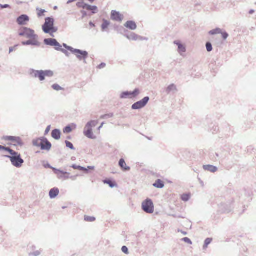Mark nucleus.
Returning a JSON list of instances; mask_svg holds the SVG:
<instances>
[{
  "label": "nucleus",
  "instance_id": "obj_21",
  "mask_svg": "<svg viewBox=\"0 0 256 256\" xmlns=\"http://www.w3.org/2000/svg\"><path fill=\"white\" fill-rule=\"evenodd\" d=\"M174 44L178 47V51L180 53L184 52L186 51V47L180 42V40H175Z\"/></svg>",
  "mask_w": 256,
  "mask_h": 256
},
{
  "label": "nucleus",
  "instance_id": "obj_19",
  "mask_svg": "<svg viewBox=\"0 0 256 256\" xmlns=\"http://www.w3.org/2000/svg\"><path fill=\"white\" fill-rule=\"evenodd\" d=\"M59 190L57 188H52L49 192V196L50 198L53 199L56 198L59 194Z\"/></svg>",
  "mask_w": 256,
  "mask_h": 256
},
{
  "label": "nucleus",
  "instance_id": "obj_62",
  "mask_svg": "<svg viewBox=\"0 0 256 256\" xmlns=\"http://www.w3.org/2000/svg\"><path fill=\"white\" fill-rule=\"evenodd\" d=\"M77 0H69L67 2V4H70L72 2H76Z\"/></svg>",
  "mask_w": 256,
  "mask_h": 256
},
{
  "label": "nucleus",
  "instance_id": "obj_28",
  "mask_svg": "<svg viewBox=\"0 0 256 256\" xmlns=\"http://www.w3.org/2000/svg\"><path fill=\"white\" fill-rule=\"evenodd\" d=\"M226 208H225V204H222L220 207V208L222 212L224 213H228L231 210V208L230 206L228 205H226Z\"/></svg>",
  "mask_w": 256,
  "mask_h": 256
},
{
  "label": "nucleus",
  "instance_id": "obj_4",
  "mask_svg": "<svg viewBox=\"0 0 256 256\" xmlns=\"http://www.w3.org/2000/svg\"><path fill=\"white\" fill-rule=\"evenodd\" d=\"M142 210L146 213L152 214L154 212V205L152 200L146 198L142 203Z\"/></svg>",
  "mask_w": 256,
  "mask_h": 256
},
{
  "label": "nucleus",
  "instance_id": "obj_13",
  "mask_svg": "<svg viewBox=\"0 0 256 256\" xmlns=\"http://www.w3.org/2000/svg\"><path fill=\"white\" fill-rule=\"evenodd\" d=\"M42 144H40V149L42 150H45L48 151L52 148L51 143L48 140L44 137H42Z\"/></svg>",
  "mask_w": 256,
  "mask_h": 256
},
{
  "label": "nucleus",
  "instance_id": "obj_51",
  "mask_svg": "<svg viewBox=\"0 0 256 256\" xmlns=\"http://www.w3.org/2000/svg\"><path fill=\"white\" fill-rule=\"evenodd\" d=\"M37 10L38 11V15L40 17L43 16L44 13L46 12L44 10H42V9L40 10V9L38 8Z\"/></svg>",
  "mask_w": 256,
  "mask_h": 256
},
{
  "label": "nucleus",
  "instance_id": "obj_14",
  "mask_svg": "<svg viewBox=\"0 0 256 256\" xmlns=\"http://www.w3.org/2000/svg\"><path fill=\"white\" fill-rule=\"evenodd\" d=\"M30 75L35 78H38L40 81L44 80V75L43 74V70H32Z\"/></svg>",
  "mask_w": 256,
  "mask_h": 256
},
{
  "label": "nucleus",
  "instance_id": "obj_57",
  "mask_svg": "<svg viewBox=\"0 0 256 256\" xmlns=\"http://www.w3.org/2000/svg\"><path fill=\"white\" fill-rule=\"evenodd\" d=\"M138 40H148V38H144L141 36H138Z\"/></svg>",
  "mask_w": 256,
  "mask_h": 256
},
{
  "label": "nucleus",
  "instance_id": "obj_54",
  "mask_svg": "<svg viewBox=\"0 0 256 256\" xmlns=\"http://www.w3.org/2000/svg\"><path fill=\"white\" fill-rule=\"evenodd\" d=\"M50 128H51V126L50 125V126H48L46 130H45V132H44V135H46L48 134V132H50Z\"/></svg>",
  "mask_w": 256,
  "mask_h": 256
},
{
  "label": "nucleus",
  "instance_id": "obj_56",
  "mask_svg": "<svg viewBox=\"0 0 256 256\" xmlns=\"http://www.w3.org/2000/svg\"><path fill=\"white\" fill-rule=\"evenodd\" d=\"M78 176V175L74 176H70L69 178H70L72 180H76V177Z\"/></svg>",
  "mask_w": 256,
  "mask_h": 256
},
{
  "label": "nucleus",
  "instance_id": "obj_61",
  "mask_svg": "<svg viewBox=\"0 0 256 256\" xmlns=\"http://www.w3.org/2000/svg\"><path fill=\"white\" fill-rule=\"evenodd\" d=\"M89 24H90V26L91 27H94L95 26V24L92 22H90V23H89Z\"/></svg>",
  "mask_w": 256,
  "mask_h": 256
},
{
  "label": "nucleus",
  "instance_id": "obj_34",
  "mask_svg": "<svg viewBox=\"0 0 256 256\" xmlns=\"http://www.w3.org/2000/svg\"><path fill=\"white\" fill-rule=\"evenodd\" d=\"M220 33H222V30L220 28H216L214 30L210 31L209 32V34L210 35L220 34Z\"/></svg>",
  "mask_w": 256,
  "mask_h": 256
},
{
  "label": "nucleus",
  "instance_id": "obj_23",
  "mask_svg": "<svg viewBox=\"0 0 256 256\" xmlns=\"http://www.w3.org/2000/svg\"><path fill=\"white\" fill-rule=\"evenodd\" d=\"M177 90L176 86L174 84H171L166 88V92L167 94H169L172 92L174 93Z\"/></svg>",
  "mask_w": 256,
  "mask_h": 256
},
{
  "label": "nucleus",
  "instance_id": "obj_18",
  "mask_svg": "<svg viewBox=\"0 0 256 256\" xmlns=\"http://www.w3.org/2000/svg\"><path fill=\"white\" fill-rule=\"evenodd\" d=\"M124 26L127 28L132 30H135L137 28L136 23L133 20L128 21Z\"/></svg>",
  "mask_w": 256,
  "mask_h": 256
},
{
  "label": "nucleus",
  "instance_id": "obj_48",
  "mask_svg": "<svg viewBox=\"0 0 256 256\" xmlns=\"http://www.w3.org/2000/svg\"><path fill=\"white\" fill-rule=\"evenodd\" d=\"M182 242H186V243H188V244H192V240H191L189 238H187V237H185V238H182Z\"/></svg>",
  "mask_w": 256,
  "mask_h": 256
},
{
  "label": "nucleus",
  "instance_id": "obj_52",
  "mask_svg": "<svg viewBox=\"0 0 256 256\" xmlns=\"http://www.w3.org/2000/svg\"><path fill=\"white\" fill-rule=\"evenodd\" d=\"M0 7L2 9L6 8H10V6L9 4H0Z\"/></svg>",
  "mask_w": 256,
  "mask_h": 256
},
{
  "label": "nucleus",
  "instance_id": "obj_25",
  "mask_svg": "<svg viewBox=\"0 0 256 256\" xmlns=\"http://www.w3.org/2000/svg\"><path fill=\"white\" fill-rule=\"evenodd\" d=\"M124 36L130 40H137L138 39V36L134 32L125 34Z\"/></svg>",
  "mask_w": 256,
  "mask_h": 256
},
{
  "label": "nucleus",
  "instance_id": "obj_33",
  "mask_svg": "<svg viewBox=\"0 0 256 256\" xmlns=\"http://www.w3.org/2000/svg\"><path fill=\"white\" fill-rule=\"evenodd\" d=\"M42 138H38L37 140H34L32 141V144L34 146H36L38 147H40V144H42Z\"/></svg>",
  "mask_w": 256,
  "mask_h": 256
},
{
  "label": "nucleus",
  "instance_id": "obj_46",
  "mask_svg": "<svg viewBox=\"0 0 256 256\" xmlns=\"http://www.w3.org/2000/svg\"><path fill=\"white\" fill-rule=\"evenodd\" d=\"M41 254V252L40 250H36L28 254L29 256H39Z\"/></svg>",
  "mask_w": 256,
  "mask_h": 256
},
{
  "label": "nucleus",
  "instance_id": "obj_32",
  "mask_svg": "<svg viewBox=\"0 0 256 256\" xmlns=\"http://www.w3.org/2000/svg\"><path fill=\"white\" fill-rule=\"evenodd\" d=\"M44 78L46 76L52 77L54 76V72L50 70H43Z\"/></svg>",
  "mask_w": 256,
  "mask_h": 256
},
{
  "label": "nucleus",
  "instance_id": "obj_64",
  "mask_svg": "<svg viewBox=\"0 0 256 256\" xmlns=\"http://www.w3.org/2000/svg\"><path fill=\"white\" fill-rule=\"evenodd\" d=\"M45 167L46 168H50L52 169V168H54L53 167L51 166L50 164H47L45 166Z\"/></svg>",
  "mask_w": 256,
  "mask_h": 256
},
{
  "label": "nucleus",
  "instance_id": "obj_5",
  "mask_svg": "<svg viewBox=\"0 0 256 256\" xmlns=\"http://www.w3.org/2000/svg\"><path fill=\"white\" fill-rule=\"evenodd\" d=\"M72 54H74L76 58L80 61H84L86 64V59L88 58V52L86 50H82L79 49L74 48Z\"/></svg>",
  "mask_w": 256,
  "mask_h": 256
},
{
  "label": "nucleus",
  "instance_id": "obj_7",
  "mask_svg": "<svg viewBox=\"0 0 256 256\" xmlns=\"http://www.w3.org/2000/svg\"><path fill=\"white\" fill-rule=\"evenodd\" d=\"M150 100L148 96H146L142 100L138 101L132 106V109L134 110H138L144 108L148 104Z\"/></svg>",
  "mask_w": 256,
  "mask_h": 256
},
{
  "label": "nucleus",
  "instance_id": "obj_8",
  "mask_svg": "<svg viewBox=\"0 0 256 256\" xmlns=\"http://www.w3.org/2000/svg\"><path fill=\"white\" fill-rule=\"evenodd\" d=\"M54 18L51 17L46 18L45 22L42 25V28L44 32L46 34L49 33V30L54 25Z\"/></svg>",
  "mask_w": 256,
  "mask_h": 256
},
{
  "label": "nucleus",
  "instance_id": "obj_30",
  "mask_svg": "<svg viewBox=\"0 0 256 256\" xmlns=\"http://www.w3.org/2000/svg\"><path fill=\"white\" fill-rule=\"evenodd\" d=\"M88 4L84 2V0H80V1L76 3V5L78 8H82L83 9L86 10Z\"/></svg>",
  "mask_w": 256,
  "mask_h": 256
},
{
  "label": "nucleus",
  "instance_id": "obj_15",
  "mask_svg": "<svg viewBox=\"0 0 256 256\" xmlns=\"http://www.w3.org/2000/svg\"><path fill=\"white\" fill-rule=\"evenodd\" d=\"M29 39L28 40L22 42V44L23 46L32 45L38 46H40V43L38 42V38H31Z\"/></svg>",
  "mask_w": 256,
  "mask_h": 256
},
{
  "label": "nucleus",
  "instance_id": "obj_44",
  "mask_svg": "<svg viewBox=\"0 0 256 256\" xmlns=\"http://www.w3.org/2000/svg\"><path fill=\"white\" fill-rule=\"evenodd\" d=\"M65 144H66L67 148H68L71 150H74V146L72 142H70L66 140Z\"/></svg>",
  "mask_w": 256,
  "mask_h": 256
},
{
  "label": "nucleus",
  "instance_id": "obj_59",
  "mask_svg": "<svg viewBox=\"0 0 256 256\" xmlns=\"http://www.w3.org/2000/svg\"><path fill=\"white\" fill-rule=\"evenodd\" d=\"M81 13L82 14V18H84L87 14L86 12L84 10H82Z\"/></svg>",
  "mask_w": 256,
  "mask_h": 256
},
{
  "label": "nucleus",
  "instance_id": "obj_40",
  "mask_svg": "<svg viewBox=\"0 0 256 256\" xmlns=\"http://www.w3.org/2000/svg\"><path fill=\"white\" fill-rule=\"evenodd\" d=\"M72 131V128L70 125L66 126L63 130V132L64 134H69Z\"/></svg>",
  "mask_w": 256,
  "mask_h": 256
},
{
  "label": "nucleus",
  "instance_id": "obj_17",
  "mask_svg": "<svg viewBox=\"0 0 256 256\" xmlns=\"http://www.w3.org/2000/svg\"><path fill=\"white\" fill-rule=\"evenodd\" d=\"M122 16L119 12L112 10L111 12V18L115 21L121 22L122 20Z\"/></svg>",
  "mask_w": 256,
  "mask_h": 256
},
{
  "label": "nucleus",
  "instance_id": "obj_42",
  "mask_svg": "<svg viewBox=\"0 0 256 256\" xmlns=\"http://www.w3.org/2000/svg\"><path fill=\"white\" fill-rule=\"evenodd\" d=\"M206 50L208 52H210L212 50V44L208 42L206 43Z\"/></svg>",
  "mask_w": 256,
  "mask_h": 256
},
{
  "label": "nucleus",
  "instance_id": "obj_2",
  "mask_svg": "<svg viewBox=\"0 0 256 256\" xmlns=\"http://www.w3.org/2000/svg\"><path fill=\"white\" fill-rule=\"evenodd\" d=\"M44 44L46 46H54L57 51H60L64 53L66 56H68L69 54L68 51L62 48V46L54 38H45L44 40Z\"/></svg>",
  "mask_w": 256,
  "mask_h": 256
},
{
  "label": "nucleus",
  "instance_id": "obj_43",
  "mask_svg": "<svg viewBox=\"0 0 256 256\" xmlns=\"http://www.w3.org/2000/svg\"><path fill=\"white\" fill-rule=\"evenodd\" d=\"M96 220V218L94 216H85L84 220L89 222H92Z\"/></svg>",
  "mask_w": 256,
  "mask_h": 256
},
{
  "label": "nucleus",
  "instance_id": "obj_63",
  "mask_svg": "<svg viewBox=\"0 0 256 256\" xmlns=\"http://www.w3.org/2000/svg\"><path fill=\"white\" fill-rule=\"evenodd\" d=\"M254 12V10H250L249 11V14H253Z\"/></svg>",
  "mask_w": 256,
  "mask_h": 256
},
{
  "label": "nucleus",
  "instance_id": "obj_6",
  "mask_svg": "<svg viewBox=\"0 0 256 256\" xmlns=\"http://www.w3.org/2000/svg\"><path fill=\"white\" fill-rule=\"evenodd\" d=\"M140 94V90L138 88H136L132 92L125 91L121 93L120 98L122 99L130 98L132 99L136 98Z\"/></svg>",
  "mask_w": 256,
  "mask_h": 256
},
{
  "label": "nucleus",
  "instance_id": "obj_37",
  "mask_svg": "<svg viewBox=\"0 0 256 256\" xmlns=\"http://www.w3.org/2000/svg\"><path fill=\"white\" fill-rule=\"evenodd\" d=\"M190 194H184L182 195L181 198L184 202H188L190 199Z\"/></svg>",
  "mask_w": 256,
  "mask_h": 256
},
{
  "label": "nucleus",
  "instance_id": "obj_27",
  "mask_svg": "<svg viewBox=\"0 0 256 256\" xmlns=\"http://www.w3.org/2000/svg\"><path fill=\"white\" fill-rule=\"evenodd\" d=\"M119 166L124 171H129L130 169V166H126V161H119Z\"/></svg>",
  "mask_w": 256,
  "mask_h": 256
},
{
  "label": "nucleus",
  "instance_id": "obj_41",
  "mask_svg": "<svg viewBox=\"0 0 256 256\" xmlns=\"http://www.w3.org/2000/svg\"><path fill=\"white\" fill-rule=\"evenodd\" d=\"M52 87L54 90H56V91H59L64 90V88L58 84H54L52 86Z\"/></svg>",
  "mask_w": 256,
  "mask_h": 256
},
{
  "label": "nucleus",
  "instance_id": "obj_53",
  "mask_svg": "<svg viewBox=\"0 0 256 256\" xmlns=\"http://www.w3.org/2000/svg\"><path fill=\"white\" fill-rule=\"evenodd\" d=\"M18 44H16L13 47H10L9 48V53H11L14 50H16V47H18Z\"/></svg>",
  "mask_w": 256,
  "mask_h": 256
},
{
  "label": "nucleus",
  "instance_id": "obj_47",
  "mask_svg": "<svg viewBox=\"0 0 256 256\" xmlns=\"http://www.w3.org/2000/svg\"><path fill=\"white\" fill-rule=\"evenodd\" d=\"M62 46L66 48V50H68L70 51L72 53V52L74 50V48H73L72 47L70 46H68L66 44H62Z\"/></svg>",
  "mask_w": 256,
  "mask_h": 256
},
{
  "label": "nucleus",
  "instance_id": "obj_20",
  "mask_svg": "<svg viewBox=\"0 0 256 256\" xmlns=\"http://www.w3.org/2000/svg\"><path fill=\"white\" fill-rule=\"evenodd\" d=\"M61 136V132L59 129H54L52 132V136L56 140L60 139Z\"/></svg>",
  "mask_w": 256,
  "mask_h": 256
},
{
  "label": "nucleus",
  "instance_id": "obj_39",
  "mask_svg": "<svg viewBox=\"0 0 256 256\" xmlns=\"http://www.w3.org/2000/svg\"><path fill=\"white\" fill-rule=\"evenodd\" d=\"M114 116V114L113 113H110L108 114H106L102 115L100 116V119H108V118H110Z\"/></svg>",
  "mask_w": 256,
  "mask_h": 256
},
{
  "label": "nucleus",
  "instance_id": "obj_24",
  "mask_svg": "<svg viewBox=\"0 0 256 256\" xmlns=\"http://www.w3.org/2000/svg\"><path fill=\"white\" fill-rule=\"evenodd\" d=\"M103 182L105 184H108L110 187L111 188L117 186L116 182L109 178H106L104 180H103Z\"/></svg>",
  "mask_w": 256,
  "mask_h": 256
},
{
  "label": "nucleus",
  "instance_id": "obj_58",
  "mask_svg": "<svg viewBox=\"0 0 256 256\" xmlns=\"http://www.w3.org/2000/svg\"><path fill=\"white\" fill-rule=\"evenodd\" d=\"M178 232H180L182 234H183L184 235V236H186V235H187V234H188V232H184V231H183V230H178Z\"/></svg>",
  "mask_w": 256,
  "mask_h": 256
},
{
  "label": "nucleus",
  "instance_id": "obj_55",
  "mask_svg": "<svg viewBox=\"0 0 256 256\" xmlns=\"http://www.w3.org/2000/svg\"><path fill=\"white\" fill-rule=\"evenodd\" d=\"M106 66V64L104 62H102L100 65H98V68L100 69H102V68H105Z\"/></svg>",
  "mask_w": 256,
  "mask_h": 256
},
{
  "label": "nucleus",
  "instance_id": "obj_11",
  "mask_svg": "<svg viewBox=\"0 0 256 256\" xmlns=\"http://www.w3.org/2000/svg\"><path fill=\"white\" fill-rule=\"evenodd\" d=\"M70 167L74 170H78L80 171H82L85 174H89L90 170H94L95 168L94 166H88L87 168H85L80 166H77L76 164H72Z\"/></svg>",
  "mask_w": 256,
  "mask_h": 256
},
{
  "label": "nucleus",
  "instance_id": "obj_29",
  "mask_svg": "<svg viewBox=\"0 0 256 256\" xmlns=\"http://www.w3.org/2000/svg\"><path fill=\"white\" fill-rule=\"evenodd\" d=\"M86 10H91L92 14H95L98 12V7L96 6L88 4Z\"/></svg>",
  "mask_w": 256,
  "mask_h": 256
},
{
  "label": "nucleus",
  "instance_id": "obj_3",
  "mask_svg": "<svg viewBox=\"0 0 256 256\" xmlns=\"http://www.w3.org/2000/svg\"><path fill=\"white\" fill-rule=\"evenodd\" d=\"M18 35L20 36H24L27 38H38L37 34H34V31L26 27H22L19 30Z\"/></svg>",
  "mask_w": 256,
  "mask_h": 256
},
{
  "label": "nucleus",
  "instance_id": "obj_26",
  "mask_svg": "<svg viewBox=\"0 0 256 256\" xmlns=\"http://www.w3.org/2000/svg\"><path fill=\"white\" fill-rule=\"evenodd\" d=\"M153 186L155 188H162L164 187V182L160 180H157L156 182L153 184Z\"/></svg>",
  "mask_w": 256,
  "mask_h": 256
},
{
  "label": "nucleus",
  "instance_id": "obj_35",
  "mask_svg": "<svg viewBox=\"0 0 256 256\" xmlns=\"http://www.w3.org/2000/svg\"><path fill=\"white\" fill-rule=\"evenodd\" d=\"M11 162L14 166L16 168H20L22 166L24 161H11Z\"/></svg>",
  "mask_w": 256,
  "mask_h": 256
},
{
  "label": "nucleus",
  "instance_id": "obj_36",
  "mask_svg": "<svg viewBox=\"0 0 256 256\" xmlns=\"http://www.w3.org/2000/svg\"><path fill=\"white\" fill-rule=\"evenodd\" d=\"M212 238H207L204 240V245L203 248L206 249L208 248V246L212 242Z\"/></svg>",
  "mask_w": 256,
  "mask_h": 256
},
{
  "label": "nucleus",
  "instance_id": "obj_22",
  "mask_svg": "<svg viewBox=\"0 0 256 256\" xmlns=\"http://www.w3.org/2000/svg\"><path fill=\"white\" fill-rule=\"evenodd\" d=\"M203 168L205 170H207L211 172H215L218 170L216 166L210 164L204 165L203 166Z\"/></svg>",
  "mask_w": 256,
  "mask_h": 256
},
{
  "label": "nucleus",
  "instance_id": "obj_49",
  "mask_svg": "<svg viewBox=\"0 0 256 256\" xmlns=\"http://www.w3.org/2000/svg\"><path fill=\"white\" fill-rule=\"evenodd\" d=\"M122 250L125 254H129L128 249L126 246H123Z\"/></svg>",
  "mask_w": 256,
  "mask_h": 256
},
{
  "label": "nucleus",
  "instance_id": "obj_31",
  "mask_svg": "<svg viewBox=\"0 0 256 256\" xmlns=\"http://www.w3.org/2000/svg\"><path fill=\"white\" fill-rule=\"evenodd\" d=\"M110 24V22L108 20L104 19L103 20V22H102V31H104L105 30L108 28V26H109Z\"/></svg>",
  "mask_w": 256,
  "mask_h": 256
},
{
  "label": "nucleus",
  "instance_id": "obj_60",
  "mask_svg": "<svg viewBox=\"0 0 256 256\" xmlns=\"http://www.w3.org/2000/svg\"><path fill=\"white\" fill-rule=\"evenodd\" d=\"M104 124V122H102L100 126L98 128V130H100L103 126Z\"/></svg>",
  "mask_w": 256,
  "mask_h": 256
},
{
  "label": "nucleus",
  "instance_id": "obj_16",
  "mask_svg": "<svg viewBox=\"0 0 256 256\" xmlns=\"http://www.w3.org/2000/svg\"><path fill=\"white\" fill-rule=\"evenodd\" d=\"M29 17L26 14H22L16 19L17 23L20 26L25 25L29 21Z\"/></svg>",
  "mask_w": 256,
  "mask_h": 256
},
{
  "label": "nucleus",
  "instance_id": "obj_9",
  "mask_svg": "<svg viewBox=\"0 0 256 256\" xmlns=\"http://www.w3.org/2000/svg\"><path fill=\"white\" fill-rule=\"evenodd\" d=\"M10 155L4 154V156L8 158L10 160H23L20 156V154L18 152L13 150L9 148L8 152Z\"/></svg>",
  "mask_w": 256,
  "mask_h": 256
},
{
  "label": "nucleus",
  "instance_id": "obj_45",
  "mask_svg": "<svg viewBox=\"0 0 256 256\" xmlns=\"http://www.w3.org/2000/svg\"><path fill=\"white\" fill-rule=\"evenodd\" d=\"M8 147H6L0 145V151L2 152L3 156L4 154H5V153H6L8 152Z\"/></svg>",
  "mask_w": 256,
  "mask_h": 256
},
{
  "label": "nucleus",
  "instance_id": "obj_10",
  "mask_svg": "<svg viewBox=\"0 0 256 256\" xmlns=\"http://www.w3.org/2000/svg\"><path fill=\"white\" fill-rule=\"evenodd\" d=\"M2 140L6 141H10L13 142L14 146H22V143L20 137L13 136H4L2 138Z\"/></svg>",
  "mask_w": 256,
  "mask_h": 256
},
{
  "label": "nucleus",
  "instance_id": "obj_1",
  "mask_svg": "<svg viewBox=\"0 0 256 256\" xmlns=\"http://www.w3.org/2000/svg\"><path fill=\"white\" fill-rule=\"evenodd\" d=\"M98 123V120H92L88 122L84 128V134L88 138L94 140L96 136L92 132V128L95 127Z\"/></svg>",
  "mask_w": 256,
  "mask_h": 256
},
{
  "label": "nucleus",
  "instance_id": "obj_12",
  "mask_svg": "<svg viewBox=\"0 0 256 256\" xmlns=\"http://www.w3.org/2000/svg\"><path fill=\"white\" fill-rule=\"evenodd\" d=\"M52 170L54 174L57 175L58 178H64L65 180H67L70 178V173L68 172H64L62 170H58L56 168H52Z\"/></svg>",
  "mask_w": 256,
  "mask_h": 256
},
{
  "label": "nucleus",
  "instance_id": "obj_38",
  "mask_svg": "<svg viewBox=\"0 0 256 256\" xmlns=\"http://www.w3.org/2000/svg\"><path fill=\"white\" fill-rule=\"evenodd\" d=\"M58 28L57 27L54 26V25L52 26V27L49 30V34L52 36H54L53 35V33L56 32L58 31Z\"/></svg>",
  "mask_w": 256,
  "mask_h": 256
},
{
  "label": "nucleus",
  "instance_id": "obj_50",
  "mask_svg": "<svg viewBox=\"0 0 256 256\" xmlns=\"http://www.w3.org/2000/svg\"><path fill=\"white\" fill-rule=\"evenodd\" d=\"M220 34H222V38L224 40H226V39H227V38H228V32H222V33H220Z\"/></svg>",
  "mask_w": 256,
  "mask_h": 256
}]
</instances>
